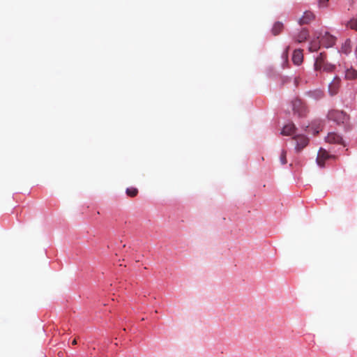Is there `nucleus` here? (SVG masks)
I'll list each match as a JSON object with an SVG mask.
<instances>
[{
  "mask_svg": "<svg viewBox=\"0 0 357 357\" xmlns=\"http://www.w3.org/2000/svg\"><path fill=\"white\" fill-rule=\"evenodd\" d=\"M335 38L326 31H319L314 33V52L321 47L328 48L335 44Z\"/></svg>",
  "mask_w": 357,
  "mask_h": 357,
  "instance_id": "nucleus-1",
  "label": "nucleus"
},
{
  "mask_svg": "<svg viewBox=\"0 0 357 357\" xmlns=\"http://www.w3.org/2000/svg\"><path fill=\"white\" fill-rule=\"evenodd\" d=\"M326 59V52H321L315 58L314 70L316 71L332 72L335 68V66L327 62Z\"/></svg>",
  "mask_w": 357,
  "mask_h": 357,
  "instance_id": "nucleus-2",
  "label": "nucleus"
},
{
  "mask_svg": "<svg viewBox=\"0 0 357 357\" xmlns=\"http://www.w3.org/2000/svg\"><path fill=\"white\" fill-rule=\"evenodd\" d=\"M328 118L330 120L336 122L337 124L344 123L348 119V116L346 113L340 110L330 111L328 114Z\"/></svg>",
  "mask_w": 357,
  "mask_h": 357,
  "instance_id": "nucleus-3",
  "label": "nucleus"
},
{
  "mask_svg": "<svg viewBox=\"0 0 357 357\" xmlns=\"http://www.w3.org/2000/svg\"><path fill=\"white\" fill-rule=\"evenodd\" d=\"M292 140L295 144V149L297 152L301 151L309 143V139L304 135H298L294 137Z\"/></svg>",
  "mask_w": 357,
  "mask_h": 357,
  "instance_id": "nucleus-4",
  "label": "nucleus"
},
{
  "mask_svg": "<svg viewBox=\"0 0 357 357\" xmlns=\"http://www.w3.org/2000/svg\"><path fill=\"white\" fill-rule=\"evenodd\" d=\"M292 109L294 113L298 114L299 116L305 115V107L302 101L299 99H295L292 101Z\"/></svg>",
  "mask_w": 357,
  "mask_h": 357,
  "instance_id": "nucleus-5",
  "label": "nucleus"
},
{
  "mask_svg": "<svg viewBox=\"0 0 357 357\" xmlns=\"http://www.w3.org/2000/svg\"><path fill=\"white\" fill-rule=\"evenodd\" d=\"M340 87V79L335 77L333 81L329 84L328 92L331 96H333L337 94Z\"/></svg>",
  "mask_w": 357,
  "mask_h": 357,
  "instance_id": "nucleus-6",
  "label": "nucleus"
},
{
  "mask_svg": "<svg viewBox=\"0 0 357 357\" xmlns=\"http://www.w3.org/2000/svg\"><path fill=\"white\" fill-rule=\"evenodd\" d=\"M295 130H296V127H295L294 124L290 123L285 125L283 127L281 134L282 135H287V136L291 135L294 133Z\"/></svg>",
  "mask_w": 357,
  "mask_h": 357,
  "instance_id": "nucleus-7",
  "label": "nucleus"
},
{
  "mask_svg": "<svg viewBox=\"0 0 357 357\" xmlns=\"http://www.w3.org/2000/svg\"><path fill=\"white\" fill-rule=\"evenodd\" d=\"M303 56L302 51L300 50H294L292 56V61L294 64L300 65L303 61Z\"/></svg>",
  "mask_w": 357,
  "mask_h": 357,
  "instance_id": "nucleus-8",
  "label": "nucleus"
},
{
  "mask_svg": "<svg viewBox=\"0 0 357 357\" xmlns=\"http://www.w3.org/2000/svg\"><path fill=\"white\" fill-rule=\"evenodd\" d=\"M312 20V13L310 11H306L304 13L303 17L299 20V24L301 25L309 24Z\"/></svg>",
  "mask_w": 357,
  "mask_h": 357,
  "instance_id": "nucleus-9",
  "label": "nucleus"
},
{
  "mask_svg": "<svg viewBox=\"0 0 357 357\" xmlns=\"http://www.w3.org/2000/svg\"><path fill=\"white\" fill-rule=\"evenodd\" d=\"M326 141L329 143L340 144L342 142V139L341 136H340L339 135H337L335 132H331V133H328V136L326 137Z\"/></svg>",
  "mask_w": 357,
  "mask_h": 357,
  "instance_id": "nucleus-10",
  "label": "nucleus"
},
{
  "mask_svg": "<svg viewBox=\"0 0 357 357\" xmlns=\"http://www.w3.org/2000/svg\"><path fill=\"white\" fill-rule=\"evenodd\" d=\"M309 37V31L305 29H302L298 35L295 37V40L298 43L305 41Z\"/></svg>",
  "mask_w": 357,
  "mask_h": 357,
  "instance_id": "nucleus-11",
  "label": "nucleus"
},
{
  "mask_svg": "<svg viewBox=\"0 0 357 357\" xmlns=\"http://www.w3.org/2000/svg\"><path fill=\"white\" fill-rule=\"evenodd\" d=\"M283 24L280 22H275L274 24H273V26L272 28V33L274 35V36H278V34H280L282 31L283 30Z\"/></svg>",
  "mask_w": 357,
  "mask_h": 357,
  "instance_id": "nucleus-12",
  "label": "nucleus"
},
{
  "mask_svg": "<svg viewBox=\"0 0 357 357\" xmlns=\"http://www.w3.org/2000/svg\"><path fill=\"white\" fill-rule=\"evenodd\" d=\"M357 77V71L353 68H348L345 71V78L347 79H354Z\"/></svg>",
  "mask_w": 357,
  "mask_h": 357,
  "instance_id": "nucleus-13",
  "label": "nucleus"
},
{
  "mask_svg": "<svg viewBox=\"0 0 357 357\" xmlns=\"http://www.w3.org/2000/svg\"><path fill=\"white\" fill-rule=\"evenodd\" d=\"M351 50V40H347L342 45L341 52L345 54H349Z\"/></svg>",
  "mask_w": 357,
  "mask_h": 357,
  "instance_id": "nucleus-14",
  "label": "nucleus"
},
{
  "mask_svg": "<svg viewBox=\"0 0 357 357\" xmlns=\"http://www.w3.org/2000/svg\"><path fill=\"white\" fill-rule=\"evenodd\" d=\"M126 193L128 196L133 197L137 195L138 190L135 187H129L126 188Z\"/></svg>",
  "mask_w": 357,
  "mask_h": 357,
  "instance_id": "nucleus-15",
  "label": "nucleus"
},
{
  "mask_svg": "<svg viewBox=\"0 0 357 357\" xmlns=\"http://www.w3.org/2000/svg\"><path fill=\"white\" fill-rule=\"evenodd\" d=\"M347 26L357 31V20L352 19L347 23Z\"/></svg>",
  "mask_w": 357,
  "mask_h": 357,
  "instance_id": "nucleus-16",
  "label": "nucleus"
},
{
  "mask_svg": "<svg viewBox=\"0 0 357 357\" xmlns=\"http://www.w3.org/2000/svg\"><path fill=\"white\" fill-rule=\"evenodd\" d=\"M329 0H318V7L319 8H325L328 6Z\"/></svg>",
  "mask_w": 357,
  "mask_h": 357,
  "instance_id": "nucleus-17",
  "label": "nucleus"
},
{
  "mask_svg": "<svg viewBox=\"0 0 357 357\" xmlns=\"http://www.w3.org/2000/svg\"><path fill=\"white\" fill-rule=\"evenodd\" d=\"M324 93L321 90L314 91V99H321L324 97Z\"/></svg>",
  "mask_w": 357,
  "mask_h": 357,
  "instance_id": "nucleus-18",
  "label": "nucleus"
},
{
  "mask_svg": "<svg viewBox=\"0 0 357 357\" xmlns=\"http://www.w3.org/2000/svg\"><path fill=\"white\" fill-rule=\"evenodd\" d=\"M328 158H316V162L320 167H324Z\"/></svg>",
  "mask_w": 357,
  "mask_h": 357,
  "instance_id": "nucleus-19",
  "label": "nucleus"
},
{
  "mask_svg": "<svg viewBox=\"0 0 357 357\" xmlns=\"http://www.w3.org/2000/svg\"><path fill=\"white\" fill-rule=\"evenodd\" d=\"M280 161L282 165H285L288 163L287 158H280Z\"/></svg>",
  "mask_w": 357,
  "mask_h": 357,
  "instance_id": "nucleus-20",
  "label": "nucleus"
},
{
  "mask_svg": "<svg viewBox=\"0 0 357 357\" xmlns=\"http://www.w3.org/2000/svg\"><path fill=\"white\" fill-rule=\"evenodd\" d=\"M319 130H320L319 127V128H314V132H316V133H319Z\"/></svg>",
  "mask_w": 357,
  "mask_h": 357,
  "instance_id": "nucleus-21",
  "label": "nucleus"
},
{
  "mask_svg": "<svg viewBox=\"0 0 357 357\" xmlns=\"http://www.w3.org/2000/svg\"><path fill=\"white\" fill-rule=\"evenodd\" d=\"M289 49V47H288L287 48V50H286L285 53H284V54H285V57H286V58L287 57V54H288Z\"/></svg>",
  "mask_w": 357,
  "mask_h": 357,
  "instance_id": "nucleus-22",
  "label": "nucleus"
},
{
  "mask_svg": "<svg viewBox=\"0 0 357 357\" xmlns=\"http://www.w3.org/2000/svg\"><path fill=\"white\" fill-rule=\"evenodd\" d=\"M72 344H77V340H76V339H74V340H73Z\"/></svg>",
  "mask_w": 357,
  "mask_h": 357,
  "instance_id": "nucleus-23",
  "label": "nucleus"
},
{
  "mask_svg": "<svg viewBox=\"0 0 357 357\" xmlns=\"http://www.w3.org/2000/svg\"><path fill=\"white\" fill-rule=\"evenodd\" d=\"M309 50L310 52H312V46L310 45V47H309Z\"/></svg>",
  "mask_w": 357,
  "mask_h": 357,
  "instance_id": "nucleus-24",
  "label": "nucleus"
}]
</instances>
